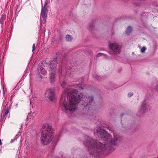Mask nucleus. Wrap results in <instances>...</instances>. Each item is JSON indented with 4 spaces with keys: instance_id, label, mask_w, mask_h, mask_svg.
<instances>
[{
    "instance_id": "obj_1",
    "label": "nucleus",
    "mask_w": 158,
    "mask_h": 158,
    "mask_svg": "<svg viewBox=\"0 0 158 158\" xmlns=\"http://www.w3.org/2000/svg\"><path fill=\"white\" fill-rule=\"evenodd\" d=\"M77 90H70L69 93L66 95V94H63L60 99L61 107L63 110L67 111L69 110L72 111L75 110L77 107V104L80 101H89L88 103L85 102L83 103L85 106V109H90L92 104H94L93 102V97L90 96L88 98L84 94L80 93V91L82 90L83 88L82 87H79Z\"/></svg>"
},
{
    "instance_id": "obj_2",
    "label": "nucleus",
    "mask_w": 158,
    "mask_h": 158,
    "mask_svg": "<svg viewBox=\"0 0 158 158\" xmlns=\"http://www.w3.org/2000/svg\"><path fill=\"white\" fill-rule=\"evenodd\" d=\"M96 135H98L100 139L104 142V145L100 142L93 140L90 138H89L87 142H85V145L88 147L107 148V147H110V146L116 145L118 141H119L122 139L121 136L114 134V138L113 139H112L111 135L108 133L104 129H102V127L98 128Z\"/></svg>"
},
{
    "instance_id": "obj_3",
    "label": "nucleus",
    "mask_w": 158,
    "mask_h": 158,
    "mask_svg": "<svg viewBox=\"0 0 158 158\" xmlns=\"http://www.w3.org/2000/svg\"><path fill=\"white\" fill-rule=\"evenodd\" d=\"M42 128L44 130L41 135V142L42 144L47 145L52 141L53 138V129L51 125L47 123L44 124Z\"/></svg>"
},
{
    "instance_id": "obj_4",
    "label": "nucleus",
    "mask_w": 158,
    "mask_h": 158,
    "mask_svg": "<svg viewBox=\"0 0 158 158\" xmlns=\"http://www.w3.org/2000/svg\"><path fill=\"white\" fill-rule=\"evenodd\" d=\"M57 64L56 59H54L53 61L50 63V79L51 83H53L55 81V71L56 68L55 65Z\"/></svg>"
},
{
    "instance_id": "obj_5",
    "label": "nucleus",
    "mask_w": 158,
    "mask_h": 158,
    "mask_svg": "<svg viewBox=\"0 0 158 158\" xmlns=\"http://www.w3.org/2000/svg\"><path fill=\"white\" fill-rule=\"evenodd\" d=\"M45 96L48 98L51 101H53L55 99L54 89L50 88L48 89L45 92Z\"/></svg>"
},
{
    "instance_id": "obj_6",
    "label": "nucleus",
    "mask_w": 158,
    "mask_h": 158,
    "mask_svg": "<svg viewBox=\"0 0 158 158\" xmlns=\"http://www.w3.org/2000/svg\"><path fill=\"white\" fill-rule=\"evenodd\" d=\"M47 4V3L46 2L44 7L42 8L41 10L40 19L41 21L42 22L44 23H45V21L47 18V8L46 6Z\"/></svg>"
},
{
    "instance_id": "obj_7",
    "label": "nucleus",
    "mask_w": 158,
    "mask_h": 158,
    "mask_svg": "<svg viewBox=\"0 0 158 158\" xmlns=\"http://www.w3.org/2000/svg\"><path fill=\"white\" fill-rule=\"evenodd\" d=\"M109 47L115 53H118L120 52L121 47L117 43H110Z\"/></svg>"
},
{
    "instance_id": "obj_8",
    "label": "nucleus",
    "mask_w": 158,
    "mask_h": 158,
    "mask_svg": "<svg viewBox=\"0 0 158 158\" xmlns=\"http://www.w3.org/2000/svg\"><path fill=\"white\" fill-rule=\"evenodd\" d=\"M149 106V105L146 102L144 101L140 107L139 110V113L142 114H143L146 111L148 110Z\"/></svg>"
},
{
    "instance_id": "obj_9",
    "label": "nucleus",
    "mask_w": 158,
    "mask_h": 158,
    "mask_svg": "<svg viewBox=\"0 0 158 158\" xmlns=\"http://www.w3.org/2000/svg\"><path fill=\"white\" fill-rule=\"evenodd\" d=\"M98 151H101L100 154H103L104 155H108L112 152V149H98Z\"/></svg>"
},
{
    "instance_id": "obj_10",
    "label": "nucleus",
    "mask_w": 158,
    "mask_h": 158,
    "mask_svg": "<svg viewBox=\"0 0 158 158\" xmlns=\"http://www.w3.org/2000/svg\"><path fill=\"white\" fill-rule=\"evenodd\" d=\"M22 137L21 135L19 134L17 135L14 139H12L10 141V143H12L13 142L15 141V140H18L21 143V142Z\"/></svg>"
},
{
    "instance_id": "obj_11",
    "label": "nucleus",
    "mask_w": 158,
    "mask_h": 158,
    "mask_svg": "<svg viewBox=\"0 0 158 158\" xmlns=\"http://www.w3.org/2000/svg\"><path fill=\"white\" fill-rule=\"evenodd\" d=\"M10 107H9L8 108L6 109V110L5 111V112L4 113H3L2 117V120H5V116L6 115L9 113V111L10 110Z\"/></svg>"
},
{
    "instance_id": "obj_12",
    "label": "nucleus",
    "mask_w": 158,
    "mask_h": 158,
    "mask_svg": "<svg viewBox=\"0 0 158 158\" xmlns=\"http://www.w3.org/2000/svg\"><path fill=\"white\" fill-rule=\"evenodd\" d=\"M39 72H40L41 74L43 75H45L46 74V72L45 71V69L41 67L40 68V70L38 69Z\"/></svg>"
},
{
    "instance_id": "obj_13",
    "label": "nucleus",
    "mask_w": 158,
    "mask_h": 158,
    "mask_svg": "<svg viewBox=\"0 0 158 158\" xmlns=\"http://www.w3.org/2000/svg\"><path fill=\"white\" fill-rule=\"evenodd\" d=\"M34 113L31 112L27 115V119L28 120L29 119H33L34 117Z\"/></svg>"
},
{
    "instance_id": "obj_14",
    "label": "nucleus",
    "mask_w": 158,
    "mask_h": 158,
    "mask_svg": "<svg viewBox=\"0 0 158 158\" xmlns=\"http://www.w3.org/2000/svg\"><path fill=\"white\" fill-rule=\"evenodd\" d=\"M132 31V29L131 27H128L127 28L126 31V33L127 35H128L130 34Z\"/></svg>"
},
{
    "instance_id": "obj_15",
    "label": "nucleus",
    "mask_w": 158,
    "mask_h": 158,
    "mask_svg": "<svg viewBox=\"0 0 158 158\" xmlns=\"http://www.w3.org/2000/svg\"><path fill=\"white\" fill-rule=\"evenodd\" d=\"M72 37L71 35H67L66 36V40L68 41H70L72 40Z\"/></svg>"
},
{
    "instance_id": "obj_16",
    "label": "nucleus",
    "mask_w": 158,
    "mask_h": 158,
    "mask_svg": "<svg viewBox=\"0 0 158 158\" xmlns=\"http://www.w3.org/2000/svg\"><path fill=\"white\" fill-rule=\"evenodd\" d=\"M6 18V15H2L1 18V21H3Z\"/></svg>"
},
{
    "instance_id": "obj_17",
    "label": "nucleus",
    "mask_w": 158,
    "mask_h": 158,
    "mask_svg": "<svg viewBox=\"0 0 158 158\" xmlns=\"http://www.w3.org/2000/svg\"><path fill=\"white\" fill-rule=\"evenodd\" d=\"M66 84V82H65V81H62V82H61V86L63 87V88H64L65 86V85Z\"/></svg>"
},
{
    "instance_id": "obj_18",
    "label": "nucleus",
    "mask_w": 158,
    "mask_h": 158,
    "mask_svg": "<svg viewBox=\"0 0 158 158\" xmlns=\"http://www.w3.org/2000/svg\"><path fill=\"white\" fill-rule=\"evenodd\" d=\"M146 50V48L144 47L140 49V51L141 52H143Z\"/></svg>"
},
{
    "instance_id": "obj_19",
    "label": "nucleus",
    "mask_w": 158,
    "mask_h": 158,
    "mask_svg": "<svg viewBox=\"0 0 158 158\" xmlns=\"http://www.w3.org/2000/svg\"><path fill=\"white\" fill-rule=\"evenodd\" d=\"M155 89L156 91H158V83L156 84L155 86Z\"/></svg>"
},
{
    "instance_id": "obj_20",
    "label": "nucleus",
    "mask_w": 158,
    "mask_h": 158,
    "mask_svg": "<svg viewBox=\"0 0 158 158\" xmlns=\"http://www.w3.org/2000/svg\"><path fill=\"white\" fill-rule=\"evenodd\" d=\"M133 95V94L132 93H129V94H128V96L129 97H131L132 95Z\"/></svg>"
},
{
    "instance_id": "obj_21",
    "label": "nucleus",
    "mask_w": 158,
    "mask_h": 158,
    "mask_svg": "<svg viewBox=\"0 0 158 158\" xmlns=\"http://www.w3.org/2000/svg\"><path fill=\"white\" fill-rule=\"evenodd\" d=\"M35 44H34L32 45V52L34 51L35 50Z\"/></svg>"
},
{
    "instance_id": "obj_22",
    "label": "nucleus",
    "mask_w": 158,
    "mask_h": 158,
    "mask_svg": "<svg viewBox=\"0 0 158 158\" xmlns=\"http://www.w3.org/2000/svg\"><path fill=\"white\" fill-rule=\"evenodd\" d=\"M2 93H3V97H4L5 95V93L4 90V87H3V91H2Z\"/></svg>"
},
{
    "instance_id": "obj_23",
    "label": "nucleus",
    "mask_w": 158,
    "mask_h": 158,
    "mask_svg": "<svg viewBox=\"0 0 158 158\" xmlns=\"http://www.w3.org/2000/svg\"><path fill=\"white\" fill-rule=\"evenodd\" d=\"M102 55V54L98 53L97 55V56L98 57V56H101Z\"/></svg>"
},
{
    "instance_id": "obj_24",
    "label": "nucleus",
    "mask_w": 158,
    "mask_h": 158,
    "mask_svg": "<svg viewBox=\"0 0 158 158\" xmlns=\"http://www.w3.org/2000/svg\"><path fill=\"white\" fill-rule=\"evenodd\" d=\"M2 141H1V140L0 139V145H2Z\"/></svg>"
},
{
    "instance_id": "obj_25",
    "label": "nucleus",
    "mask_w": 158,
    "mask_h": 158,
    "mask_svg": "<svg viewBox=\"0 0 158 158\" xmlns=\"http://www.w3.org/2000/svg\"><path fill=\"white\" fill-rule=\"evenodd\" d=\"M28 147H32L31 146H27Z\"/></svg>"
},
{
    "instance_id": "obj_26",
    "label": "nucleus",
    "mask_w": 158,
    "mask_h": 158,
    "mask_svg": "<svg viewBox=\"0 0 158 158\" xmlns=\"http://www.w3.org/2000/svg\"><path fill=\"white\" fill-rule=\"evenodd\" d=\"M31 103H32V102H31V101L30 103H31Z\"/></svg>"
},
{
    "instance_id": "obj_27",
    "label": "nucleus",
    "mask_w": 158,
    "mask_h": 158,
    "mask_svg": "<svg viewBox=\"0 0 158 158\" xmlns=\"http://www.w3.org/2000/svg\"><path fill=\"white\" fill-rule=\"evenodd\" d=\"M157 158H158V157H157Z\"/></svg>"
}]
</instances>
